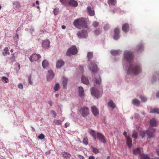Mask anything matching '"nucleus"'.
I'll return each mask as SVG.
<instances>
[{
    "label": "nucleus",
    "instance_id": "12",
    "mask_svg": "<svg viewBox=\"0 0 159 159\" xmlns=\"http://www.w3.org/2000/svg\"><path fill=\"white\" fill-rule=\"evenodd\" d=\"M136 50L137 53H140L144 50V46L143 44L140 43L138 44L136 48Z\"/></svg>",
    "mask_w": 159,
    "mask_h": 159
},
{
    "label": "nucleus",
    "instance_id": "55",
    "mask_svg": "<svg viewBox=\"0 0 159 159\" xmlns=\"http://www.w3.org/2000/svg\"><path fill=\"white\" fill-rule=\"evenodd\" d=\"M18 87L20 89H23V86L21 84H20L18 85Z\"/></svg>",
    "mask_w": 159,
    "mask_h": 159
},
{
    "label": "nucleus",
    "instance_id": "2",
    "mask_svg": "<svg viewBox=\"0 0 159 159\" xmlns=\"http://www.w3.org/2000/svg\"><path fill=\"white\" fill-rule=\"evenodd\" d=\"M88 19L85 18H78L74 20L73 25L79 29L88 28Z\"/></svg>",
    "mask_w": 159,
    "mask_h": 159
},
{
    "label": "nucleus",
    "instance_id": "62",
    "mask_svg": "<svg viewBox=\"0 0 159 159\" xmlns=\"http://www.w3.org/2000/svg\"><path fill=\"white\" fill-rule=\"evenodd\" d=\"M126 134H127V133H126V132L125 131L123 133V135H124V136H125L126 137H127Z\"/></svg>",
    "mask_w": 159,
    "mask_h": 159
},
{
    "label": "nucleus",
    "instance_id": "32",
    "mask_svg": "<svg viewBox=\"0 0 159 159\" xmlns=\"http://www.w3.org/2000/svg\"><path fill=\"white\" fill-rule=\"evenodd\" d=\"M108 105L109 107L112 109H114L116 107V105L112 100H110L108 102Z\"/></svg>",
    "mask_w": 159,
    "mask_h": 159
},
{
    "label": "nucleus",
    "instance_id": "64",
    "mask_svg": "<svg viewBox=\"0 0 159 159\" xmlns=\"http://www.w3.org/2000/svg\"><path fill=\"white\" fill-rule=\"evenodd\" d=\"M79 156H80V157L81 159H84V157H83V156H81V155H79Z\"/></svg>",
    "mask_w": 159,
    "mask_h": 159
},
{
    "label": "nucleus",
    "instance_id": "63",
    "mask_svg": "<svg viewBox=\"0 0 159 159\" xmlns=\"http://www.w3.org/2000/svg\"><path fill=\"white\" fill-rule=\"evenodd\" d=\"M61 28H62L63 29H66V27L65 25H62V26H61Z\"/></svg>",
    "mask_w": 159,
    "mask_h": 159
},
{
    "label": "nucleus",
    "instance_id": "7",
    "mask_svg": "<svg viewBox=\"0 0 159 159\" xmlns=\"http://www.w3.org/2000/svg\"><path fill=\"white\" fill-rule=\"evenodd\" d=\"M41 56L39 54L34 53L32 54L29 57V59L31 62L36 61L39 62L40 61Z\"/></svg>",
    "mask_w": 159,
    "mask_h": 159
},
{
    "label": "nucleus",
    "instance_id": "30",
    "mask_svg": "<svg viewBox=\"0 0 159 159\" xmlns=\"http://www.w3.org/2000/svg\"><path fill=\"white\" fill-rule=\"evenodd\" d=\"M132 103L133 105L136 106H139L140 104V102L138 99L135 98L132 100Z\"/></svg>",
    "mask_w": 159,
    "mask_h": 159
},
{
    "label": "nucleus",
    "instance_id": "38",
    "mask_svg": "<svg viewBox=\"0 0 159 159\" xmlns=\"http://www.w3.org/2000/svg\"><path fill=\"white\" fill-rule=\"evenodd\" d=\"M13 4L15 6V7L16 9H18L20 7V4L17 2H13Z\"/></svg>",
    "mask_w": 159,
    "mask_h": 159
},
{
    "label": "nucleus",
    "instance_id": "24",
    "mask_svg": "<svg viewBox=\"0 0 159 159\" xmlns=\"http://www.w3.org/2000/svg\"><path fill=\"white\" fill-rule=\"evenodd\" d=\"M82 82L84 84H89V81L88 78L84 75L81 77Z\"/></svg>",
    "mask_w": 159,
    "mask_h": 159
},
{
    "label": "nucleus",
    "instance_id": "52",
    "mask_svg": "<svg viewBox=\"0 0 159 159\" xmlns=\"http://www.w3.org/2000/svg\"><path fill=\"white\" fill-rule=\"evenodd\" d=\"M109 25L108 24H107L104 26L103 28L105 30H107L109 29Z\"/></svg>",
    "mask_w": 159,
    "mask_h": 159
},
{
    "label": "nucleus",
    "instance_id": "16",
    "mask_svg": "<svg viewBox=\"0 0 159 159\" xmlns=\"http://www.w3.org/2000/svg\"><path fill=\"white\" fill-rule=\"evenodd\" d=\"M78 2L74 0H70L68 2L67 6L75 7L78 6Z\"/></svg>",
    "mask_w": 159,
    "mask_h": 159
},
{
    "label": "nucleus",
    "instance_id": "47",
    "mask_svg": "<svg viewBox=\"0 0 159 159\" xmlns=\"http://www.w3.org/2000/svg\"><path fill=\"white\" fill-rule=\"evenodd\" d=\"M99 24L97 21H95L93 22L92 24L94 28H96L99 25Z\"/></svg>",
    "mask_w": 159,
    "mask_h": 159
},
{
    "label": "nucleus",
    "instance_id": "41",
    "mask_svg": "<svg viewBox=\"0 0 159 159\" xmlns=\"http://www.w3.org/2000/svg\"><path fill=\"white\" fill-rule=\"evenodd\" d=\"M61 3L65 6H67V4L68 2V0H60Z\"/></svg>",
    "mask_w": 159,
    "mask_h": 159
},
{
    "label": "nucleus",
    "instance_id": "4",
    "mask_svg": "<svg viewBox=\"0 0 159 159\" xmlns=\"http://www.w3.org/2000/svg\"><path fill=\"white\" fill-rule=\"evenodd\" d=\"M77 52V50L75 46L73 45L68 49L66 52V55L68 56H70L72 55L76 54Z\"/></svg>",
    "mask_w": 159,
    "mask_h": 159
},
{
    "label": "nucleus",
    "instance_id": "19",
    "mask_svg": "<svg viewBox=\"0 0 159 159\" xmlns=\"http://www.w3.org/2000/svg\"><path fill=\"white\" fill-rule=\"evenodd\" d=\"M54 75L53 72L52 70H48L47 75V80H52L53 78Z\"/></svg>",
    "mask_w": 159,
    "mask_h": 159
},
{
    "label": "nucleus",
    "instance_id": "61",
    "mask_svg": "<svg viewBox=\"0 0 159 159\" xmlns=\"http://www.w3.org/2000/svg\"><path fill=\"white\" fill-rule=\"evenodd\" d=\"M156 95L157 98H159V91L157 93Z\"/></svg>",
    "mask_w": 159,
    "mask_h": 159
},
{
    "label": "nucleus",
    "instance_id": "40",
    "mask_svg": "<svg viewBox=\"0 0 159 159\" xmlns=\"http://www.w3.org/2000/svg\"><path fill=\"white\" fill-rule=\"evenodd\" d=\"M93 54L92 52H89L87 54V57L89 60L93 57Z\"/></svg>",
    "mask_w": 159,
    "mask_h": 159
},
{
    "label": "nucleus",
    "instance_id": "50",
    "mask_svg": "<svg viewBox=\"0 0 159 159\" xmlns=\"http://www.w3.org/2000/svg\"><path fill=\"white\" fill-rule=\"evenodd\" d=\"M28 83L29 84L32 85L33 84V82L31 80V75H30L28 76Z\"/></svg>",
    "mask_w": 159,
    "mask_h": 159
},
{
    "label": "nucleus",
    "instance_id": "25",
    "mask_svg": "<svg viewBox=\"0 0 159 159\" xmlns=\"http://www.w3.org/2000/svg\"><path fill=\"white\" fill-rule=\"evenodd\" d=\"M89 132L90 134L92 136L94 140L96 139V133L95 131L92 129H90L89 130Z\"/></svg>",
    "mask_w": 159,
    "mask_h": 159
},
{
    "label": "nucleus",
    "instance_id": "56",
    "mask_svg": "<svg viewBox=\"0 0 159 159\" xmlns=\"http://www.w3.org/2000/svg\"><path fill=\"white\" fill-rule=\"evenodd\" d=\"M80 71L83 72L84 71L83 67L82 66H80Z\"/></svg>",
    "mask_w": 159,
    "mask_h": 159
},
{
    "label": "nucleus",
    "instance_id": "46",
    "mask_svg": "<svg viewBox=\"0 0 159 159\" xmlns=\"http://www.w3.org/2000/svg\"><path fill=\"white\" fill-rule=\"evenodd\" d=\"M139 98L141 99L143 102H146L147 100V98L144 96H139Z\"/></svg>",
    "mask_w": 159,
    "mask_h": 159
},
{
    "label": "nucleus",
    "instance_id": "31",
    "mask_svg": "<svg viewBox=\"0 0 159 159\" xmlns=\"http://www.w3.org/2000/svg\"><path fill=\"white\" fill-rule=\"evenodd\" d=\"M49 65V63L46 60H44L42 62V65L43 67L45 69L47 68Z\"/></svg>",
    "mask_w": 159,
    "mask_h": 159
},
{
    "label": "nucleus",
    "instance_id": "34",
    "mask_svg": "<svg viewBox=\"0 0 159 159\" xmlns=\"http://www.w3.org/2000/svg\"><path fill=\"white\" fill-rule=\"evenodd\" d=\"M102 31V30L100 28H98L94 31L95 34L98 35L100 34Z\"/></svg>",
    "mask_w": 159,
    "mask_h": 159
},
{
    "label": "nucleus",
    "instance_id": "48",
    "mask_svg": "<svg viewBox=\"0 0 159 159\" xmlns=\"http://www.w3.org/2000/svg\"><path fill=\"white\" fill-rule=\"evenodd\" d=\"M92 150L93 152L97 154L99 152V150L96 148L93 147Z\"/></svg>",
    "mask_w": 159,
    "mask_h": 159
},
{
    "label": "nucleus",
    "instance_id": "54",
    "mask_svg": "<svg viewBox=\"0 0 159 159\" xmlns=\"http://www.w3.org/2000/svg\"><path fill=\"white\" fill-rule=\"evenodd\" d=\"M45 136L43 134H40L38 136L39 139H43L44 138Z\"/></svg>",
    "mask_w": 159,
    "mask_h": 159
},
{
    "label": "nucleus",
    "instance_id": "44",
    "mask_svg": "<svg viewBox=\"0 0 159 159\" xmlns=\"http://www.w3.org/2000/svg\"><path fill=\"white\" fill-rule=\"evenodd\" d=\"M1 79L2 81L6 83H8L9 81L8 79L5 76H2Z\"/></svg>",
    "mask_w": 159,
    "mask_h": 159
},
{
    "label": "nucleus",
    "instance_id": "11",
    "mask_svg": "<svg viewBox=\"0 0 159 159\" xmlns=\"http://www.w3.org/2000/svg\"><path fill=\"white\" fill-rule=\"evenodd\" d=\"M97 136L101 142L104 144L106 143L105 137L103 135L100 133L98 132L97 133Z\"/></svg>",
    "mask_w": 159,
    "mask_h": 159
},
{
    "label": "nucleus",
    "instance_id": "39",
    "mask_svg": "<svg viewBox=\"0 0 159 159\" xmlns=\"http://www.w3.org/2000/svg\"><path fill=\"white\" fill-rule=\"evenodd\" d=\"M151 113H157L159 114V109L157 108H154L151 110L150 111Z\"/></svg>",
    "mask_w": 159,
    "mask_h": 159
},
{
    "label": "nucleus",
    "instance_id": "14",
    "mask_svg": "<svg viewBox=\"0 0 159 159\" xmlns=\"http://www.w3.org/2000/svg\"><path fill=\"white\" fill-rule=\"evenodd\" d=\"M65 64L64 61L61 59L58 60L56 62V67L57 68H60Z\"/></svg>",
    "mask_w": 159,
    "mask_h": 159
},
{
    "label": "nucleus",
    "instance_id": "5",
    "mask_svg": "<svg viewBox=\"0 0 159 159\" xmlns=\"http://www.w3.org/2000/svg\"><path fill=\"white\" fill-rule=\"evenodd\" d=\"M77 35L79 39L86 38L88 35V32L85 30H82L78 31L77 33Z\"/></svg>",
    "mask_w": 159,
    "mask_h": 159
},
{
    "label": "nucleus",
    "instance_id": "26",
    "mask_svg": "<svg viewBox=\"0 0 159 159\" xmlns=\"http://www.w3.org/2000/svg\"><path fill=\"white\" fill-rule=\"evenodd\" d=\"M132 143V141L131 138L129 136L126 137V144L128 145L129 148L131 147Z\"/></svg>",
    "mask_w": 159,
    "mask_h": 159
},
{
    "label": "nucleus",
    "instance_id": "20",
    "mask_svg": "<svg viewBox=\"0 0 159 159\" xmlns=\"http://www.w3.org/2000/svg\"><path fill=\"white\" fill-rule=\"evenodd\" d=\"M114 35L113 36V39L115 40H117L119 38V30L117 28L115 29L114 30Z\"/></svg>",
    "mask_w": 159,
    "mask_h": 159
},
{
    "label": "nucleus",
    "instance_id": "49",
    "mask_svg": "<svg viewBox=\"0 0 159 159\" xmlns=\"http://www.w3.org/2000/svg\"><path fill=\"white\" fill-rule=\"evenodd\" d=\"M138 136L137 133L136 132L134 131L132 135V137L135 139L137 138Z\"/></svg>",
    "mask_w": 159,
    "mask_h": 159
},
{
    "label": "nucleus",
    "instance_id": "35",
    "mask_svg": "<svg viewBox=\"0 0 159 159\" xmlns=\"http://www.w3.org/2000/svg\"><path fill=\"white\" fill-rule=\"evenodd\" d=\"M67 82L68 79L66 78H64L63 79L62 84L63 87L64 89H66V87Z\"/></svg>",
    "mask_w": 159,
    "mask_h": 159
},
{
    "label": "nucleus",
    "instance_id": "13",
    "mask_svg": "<svg viewBox=\"0 0 159 159\" xmlns=\"http://www.w3.org/2000/svg\"><path fill=\"white\" fill-rule=\"evenodd\" d=\"M149 123L151 126L150 127L152 128L151 131L153 132V130L154 129L156 130V129H154L152 128V127H156L157 126V121L156 119L155 118H153L151 119Z\"/></svg>",
    "mask_w": 159,
    "mask_h": 159
},
{
    "label": "nucleus",
    "instance_id": "15",
    "mask_svg": "<svg viewBox=\"0 0 159 159\" xmlns=\"http://www.w3.org/2000/svg\"><path fill=\"white\" fill-rule=\"evenodd\" d=\"M50 42L49 40L46 39L42 42V46L43 48L48 49L50 47Z\"/></svg>",
    "mask_w": 159,
    "mask_h": 159
},
{
    "label": "nucleus",
    "instance_id": "18",
    "mask_svg": "<svg viewBox=\"0 0 159 159\" xmlns=\"http://www.w3.org/2000/svg\"><path fill=\"white\" fill-rule=\"evenodd\" d=\"M92 112L95 116H98L99 113V110L95 106H93L91 107Z\"/></svg>",
    "mask_w": 159,
    "mask_h": 159
},
{
    "label": "nucleus",
    "instance_id": "60",
    "mask_svg": "<svg viewBox=\"0 0 159 159\" xmlns=\"http://www.w3.org/2000/svg\"><path fill=\"white\" fill-rule=\"evenodd\" d=\"M48 103L50 105V106H52V103L51 101H50L48 102Z\"/></svg>",
    "mask_w": 159,
    "mask_h": 159
},
{
    "label": "nucleus",
    "instance_id": "27",
    "mask_svg": "<svg viewBox=\"0 0 159 159\" xmlns=\"http://www.w3.org/2000/svg\"><path fill=\"white\" fill-rule=\"evenodd\" d=\"M79 94L80 97H83L84 95V90L82 86L79 87Z\"/></svg>",
    "mask_w": 159,
    "mask_h": 159
},
{
    "label": "nucleus",
    "instance_id": "57",
    "mask_svg": "<svg viewBox=\"0 0 159 159\" xmlns=\"http://www.w3.org/2000/svg\"><path fill=\"white\" fill-rule=\"evenodd\" d=\"M16 66L18 67V70H19L20 69V64L18 63H17L16 64Z\"/></svg>",
    "mask_w": 159,
    "mask_h": 159
},
{
    "label": "nucleus",
    "instance_id": "17",
    "mask_svg": "<svg viewBox=\"0 0 159 159\" xmlns=\"http://www.w3.org/2000/svg\"><path fill=\"white\" fill-rule=\"evenodd\" d=\"M93 80L94 82L96 84L100 85L101 83V79L99 76L94 77L93 78Z\"/></svg>",
    "mask_w": 159,
    "mask_h": 159
},
{
    "label": "nucleus",
    "instance_id": "36",
    "mask_svg": "<svg viewBox=\"0 0 159 159\" xmlns=\"http://www.w3.org/2000/svg\"><path fill=\"white\" fill-rule=\"evenodd\" d=\"M141 151L140 149L139 148H137L134 150L133 151V153L135 155H138V154H140Z\"/></svg>",
    "mask_w": 159,
    "mask_h": 159
},
{
    "label": "nucleus",
    "instance_id": "28",
    "mask_svg": "<svg viewBox=\"0 0 159 159\" xmlns=\"http://www.w3.org/2000/svg\"><path fill=\"white\" fill-rule=\"evenodd\" d=\"M140 159H151L147 154H140ZM154 159H159L158 157L155 158Z\"/></svg>",
    "mask_w": 159,
    "mask_h": 159
},
{
    "label": "nucleus",
    "instance_id": "8",
    "mask_svg": "<svg viewBox=\"0 0 159 159\" xmlns=\"http://www.w3.org/2000/svg\"><path fill=\"white\" fill-rule=\"evenodd\" d=\"M91 93L92 96H93L97 98L100 97L102 94L98 89H95L94 87H92L91 89Z\"/></svg>",
    "mask_w": 159,
    "mask_h": 159
},
{
    "label": "nucleus",
    "instance_id": "33",
    "mask_svg": "<svg viewBox=\"0 0 159 159\" xmlns=\"http://www.w3.org/2000/svg\"><path fill=\"white\" fill-rule=\"evenodd\" d=\"M62 155L66 159H69L70 158L71 155L68 152H64L62 154Z\"/></svg>",
    "mask_w": 159,
    "mask_h": 159
},
{
    "label": "nucleus",
    "instance_id": "9",
    "mask_svg": "<svg viewBox=\"0 0 159 159\" xmlns=\"http://www.w3.org/2000/svg\"><path fill=\"white\" fill-rule=\"evenodd\" d=\"M159 77V71H156L152 74V76L150 78L151 83L153 84L157 80L158 77Z\"/></svg>",
    "mask_w": 159,
    "mask_h": 159
},
{
    "label": "nucleus",
    "instance_id": "29",
    "mask_svg": "<svg viewBox=\"0 0 159 159\" xmlns=\"http://www.w3.org/2000/svg\"><path fill=\"white\" fill-rule=\"evenodd\" d=\"M116 2V0H108L107 1V3L110 7L112 6H115Z\"/></svg>",
    "mask_w": 159,
    "mask_h": 159
},
{
    "label": "nucleus",
    "instance_id": "10",
    "mask_svg": "<svg viewBox=\"0 0 159 159\" xmlns=\"http://www.w3.org/2000/svg\"><path fill=\"white\" fill-rule=\"evenodd\" d=\"M97 63L91 62L90 66H88V68L92 74H95L98 70Z\"/></svg>",
    "mask_w": 159,
    "mask_h": 159
},
{
    "label": "nucleus",
    "instance_id": "37",
    "mask_svg": "<svg viewBox=\"0 0 159 159\" xmlns=\"http://www.w3.org/2000/svg\"><path fill=\"white\" fill-rule=\"evenodd\" d=\"M53 121L55 124L57 125H60L62 124V121L60 120H54Z\"/></svg>",
    "mask_w": 159,
    "mask_h": 159
},
{
    "label": "nucleus",
    "instance_id": "45",
    "mask_svg": "<svg viewBox=\"0 0 159 159\" xmlns=\"http://www.w3.org/2000/svg\"><path fill=\"white\" fill-rule=\"evenodd\" d=\"M83 143L84 144L86 145H87L88 144V139L87 137H85L83 139Z\"/></svg>",
    "mask_w": 159,
    "mask_h": 159
},
{
    "label": "nucleus",
    "instance_id": "1",
    "mask_svg": "<svg viewBox=\"0 0 159 159\" xmlns=\"http://www.w3.org/2000/svg\"><path fill=\"white\" fill-rule=\"evenodd\" d=\"M133 53L131 51L125 50L124 53L123 65L126 75H137L142 71L141 65L139 63H134Z\"/></svg>",
    "mask_w": 159,
    "mask_h": 159
},
{
    "label": "nucleus",
    "instance_id": "42",
    "mask_svg": "<svg viewBox=\"0 0 159 159\" xmlns=\"http://www.w3.org/2000/svg\"><path fill=\"white\" fill-rule=\"evenodd\" d=\"M8 50V48L6 47L3 50L4 52H2L3 55L4 56H6Z\"/></svg>",
    "mask_w": 159,
    "mask_h": 159
},
{
    "label": "nucleus",
    "instance_id": "3",
    "mask_svg": "<svg viewBox=\"0 0 159 159\" xmlns=\"http://www.w3.org/2000/svg\"><path fill=\"white\" fill-rule=\"evenodd\" d=\"M151 127H149L148 131L142 130L140 131V134L142 139L144 137L146 134L148 136V138L150 139L154 137L155 130L154 129L153 132H151Z\"/></svg>",
    "mask_w": 159,
    "mask_h": 159
},
{
    "label": "nucleus",
    "instance_id": "53",
    "mask_svg": "<svg viewBox=\"0 0 159 159\" xmlns=\"http://www.w3.org/2000/svg\"><path fill=\"white\" fill-rule=\"evenodd\" d=\"M51 113H52V115H53L54 118H56L57 116V113L56 112L53 110H51Z\"/></svg>",
    "mask_w": 159,
    "mask_h": 159
},
{
    "label": "nucleus",
    "instance_id": "59",
    "mask_svg": "<svg viewBox=\"0 0 159 159\" xmlns=\"http://www.w3.org/2000/svg\"><path fill=\"white\" fill-rule=\"evenodd\" d=\"M65 126L66 128H67V127L69 126L70 125V124L69 123H66L65 124Z\"/></svg>",
    "mask_w": 159,
    "mask_h": 159
},
{
    "label": "nucleus",
    "instance_id": "43",
    "mask_svg": "<svg viewBox=\"0 0 159 159\" xmlns=\"http://www.w3.org/2000/svg\"><path fill=\"white\" fill-rule=\"evenodd\" d=\"M60 88V85L58 83H57L54 87V89L55 91H58Z\"/></svg>",
    "mask_w": 159,
    "mask_h": 159
},
{
    "label": "nucleus",
    "instance_id": "58",
    "mask_svg": "<svg viewBox=\"0 0 159 159\" xmlns=\"http://www.w3.org/2000/svg\"><path fill=\"white\" fill-rule=\"evenodd\" d=\"M89 159H95V158L93 156H90L89 157Z\"/></svg>",
    "mask_w": 159,
    "mask_h": 159
},
{
    "label": "nucleus",
    "instance_id": "21",
    "mask_svg": "<svg viewBox=\"0 0 159 159\" xmlns=\"http://www.w3.org/2000/svg\"><path fill=\"white\" fill-rule=\"evenodd\" d=\"M87 11L91 16H94L95 15L94 10L93 9H92L90 7H88L87 8Z\"/></svg>",
    "mask_w": 159,
    "mask_h": 159
},
{
    "label": "nucleus",
    "instance_id": "51",
    "mask_svg": "<svg viewBox=\"0 0 159 159\" xmlns=\"http://www.w3.org/2000/svg\"><path fill=\"white\" fill-rule=\"evenodd\" d=\"M59 11V8H56L54 10V13L55 15H57Z\"/></svg>",
    "mask_w": 159,
    "mask_h": 159
},
{
    "label": "nucleus",
    "instance_id": "22",
    "mask_svg": "<svg viewBox=\"0 0 159 159\" xmlns=\"http://www.w3.org/2000/svg\"><path fill=\"white\" fill-rule=\"evenodd\" d=\"M129 25L128 24L126 23L124 24L122 27V29L123 31L125 32L126 33L127 32H128L129 30Z\"/></svg>",
    "mask_w": 159,
    "mask_h": 159
},
{
    "label": "nucleus",
    "instance_id": "23",
    "mask_svg": "<svg viewBox=\"0 0 159 159\" xmlns=\"http://www.w3.org/2000/svg\"><path fill=\"white\" fill-rule=\"evenodd\" d=\"M122 51L120 50H112L110 51L111 53L113 55L116 56L121 53Z\"/></svg>",
    "mask_w": 159,
    "mask_h": 159
},
{
    "label": "nucleus",
    "instance_id": "6",
    "mask_svg": "<svg viewBox=\"0 0 159 159\" xmlns=\"http://www.w3.org/2000/svg\"><path fill=\"white\" fill-rule=\"evenodd\" d=\"M80 112L82 116L85 117L89 114V110L86 107H82L80 109Z\"/></svg>",
    "mask_w": 159,
    "mask_h": 159
}]
</instances>
